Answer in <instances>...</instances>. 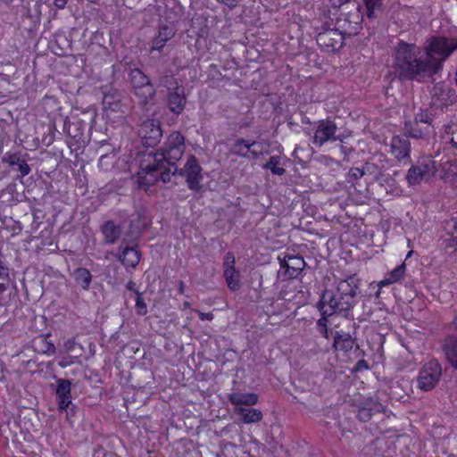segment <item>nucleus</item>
<instances>
[{
  "label": "nucleus",
  "mask_w": 457,
  "mask_h": 457,
  "mask_svg": "<svg viewBox=\"0 0 457 457\" xmlns=\"http://www.w3.org/2000/svg\"><path fill=\"white\" fill-rule=\"evenodd\" d=\"M67 1L68 0H54V4L58 9H63L67 4Z\"/></svg>",
  "instance_id": "48"
},
{
  "label": "nucleus",
  "mask_w": 457,
  "mask_h": 457,
  "mask_svg": "<svg viewBox=\"0 0 457 457\" xmlns=\"http://www.w3.org/2000/svg\"><path fill=\"white\" fill-rule=\"evenodd\" d=\"M75 339L71 338V339H68L67 341H65L64 343V348L67 352H71L73 350L74 348V345H75Z\"/></svg>",
  "instance_id": "46"
},
{
  "label": "nucleus",
  "mask_w": 457,
  "mask_h": 457,
  "mask_svg": "<svg viewBox=\"0 0 457 457\" xmlns=\"http://www.w3.org/2000/svg\"><path fill=\"white\" fill-rule=\"evenodd\" d=\"M191 308V304L189 302H185L183 303V309H190Z\"/></svg>",
  "instance_id": "52"
},
{
  "label": "nucleus",
  "mask_w": 457,
  "mask_h": 457,
  "mask_svg": "<svg viewBox=\"0 0 457 457\" xmlns=\"http://www.w3.org/2000/svg\"><path fill=\"white\" fill-rule=\"evenodd\" d=\"M250 141L240 138L236 140L230 146V152L233 154L242 156V157H249L250 154Z\"/></svg>",
  "instance_id": "30"
},
{
  "label": "nucleus",
  "mask_w": 457,
  "mask_h": 457,
  "mask_svg": "<svg viewBox=\"0 0 457 457\" xmlns=\"http://www.w3.org/2000/svg\"><path fill=\"white\" fill-rule=\"evenodd\" d=\"M136 309H137V312L139 315H145L147 312L146 303H145V300L142 297L141 293H139V292H137Z\"/></svg>",
  "instance_id": "37"
},
{
  "label": "nucleus",
  "mask_w": 457,
  "mask_h": 457,
  "mask_svg": "<svg viewBox=\"0 0 457 457\" xmlns=\"http://www.w3.org/2000/svg\"><path fill=\"white\" fill-rule=\"evenodd\" d=\"M406 266L404 263L398 265L392 271L387 273L381 281H379L378 287H383L399 282L403 278Z\"/></svg>",
  "instance_id": "25"
},
{
  "label": "nucleus",
  "mask_w": 457,
  "mask_h": 457,
  "mask_svg": "<svg viewBox=\"0 0 457 457\" xmlns=\"http://www.w3.org/2000/svg\"><path fill=\"white\" fill-rule=\"evenodd\" d=\"M135 96L141 104H148L155 95V89L149 78L139 69H133L129 74Z\"/></svg>",
  "instance_id": "9"
},
{
  "label": "nucleus",
  "mask_w": 457,
  "mask_h": 457,
  "mask_svg": "<svg viewBox=\"0 0 457 457\" xmlns=\"http://www.w3.org/2000/svg\"><path fill=\"white\" fill-rule=\"evenodd\" d=\"M9 289V285L5 283H0V306L4 305V293Z\"/></svg>",
  "instance_id": "43"
},
{
  "label": "nucleus",
  "mask_w": 457,
  "mask_h": 457,
  "mask_svg": "<svg viewBox=\"0 0 457 457\" xmlns=\"http://www.w3.org/2000/svg\"><path fill=\"white\" fill-rule=\"evenodd\" d=\"M126 287L129 291H133V292H136V293L137 292L136 290V284L133 281H129L128 284L126 285Z\"/></svg>",
  "instance_id": "50"
},
{
  "label": "nucleus",
  "mask_w": 457,
  "mask_h": 457,
  "mask_svg": "<svg viewBox=\"0 0 457 457\" xmlns=\"http://www.w3.org/2000/svg\"><path fill=\"white\" fill-rule=\"evenodd\" d=\"M270 144L267 140L250 142V154L253 158L270 154Z\"/></svg>",
  "instance_id": "28"
},
{
  "label": "nucleus",
  "mask_w": 457,
  "mask_h": 457,
  "mask_svg": "<svg viewBox=\"0 0 457 457\" xmlns=\"http://www.w3.org/2000/svg\"><path fill=\"white\" fill-rule=\"evenodd\" d=\"M103 95V108L105 119L112 123L121 121L125 115L121 93L112 87H104Z\"/></svg>",
  "instance_id": "6"
},
{
  "label": "nucleus",
  "mask_w": 457,
  "mask_h": 457,
  "mask_svg": "<svg viewBox=\"0 0 457 457\" xmlns=\"http://www.w3.org/2000/svg\"><path fill=\"white\" fill-rule=\"evenodd\" d=\"M354 340L348 333L337 331L334 337V347L337 351L348 352L353 349Z\"/></svg>",
  "instance_id": "23"
},
{
  "label": "nucleus",
  "mask_w": 457,
  "mask_h": 457,
  "mask_svg": "<svg viewBox=\"0 0 457 457\" xmlns=\"http://www.w3.org/2000/svg\"><path fill=\"white\" fill-rule=\"evenodd\" d=\"M73 278L77 284H79L83 290H88L90 287L92 275L86 268H77L73 272Z\"/></svg>",
  "instance_id": "27"
},
{
  "label": "nucleus",
  "mask_w": 457,
  "mask_h": 457,
  "mask_svg": "<svg viewBox=\"0 0 457 457\" xmlns=\"http://www.w3.org/2000/svg\"><path fill=\"white\" fill-rule=\"evenodd\" d=\"M236 259L233 253H228L224 258V278L228 288L236 291L240 287V273L235 268Z\"/></svg>",
  "instance_id": "15"
},
{
  "label": "nucleus",
  "mask_w": 457,
  "mask_h": 457,
  "mask_svg": "<svg viewBox=\"0 0 457 457\" xmlns=\"http://www.w3.org/2000/svg\"><path fill=\"white\" fill-rule=\"evenodd\" d=\"M381 405L373 399H369L361 403L358 409V419L361 421H368L370 420L374 412L380 411Z\"/></svg>",
  "instance_id": "22"
},
{
  "label": "nucleus",
  "mask_w": 457,
  "mask_h": 457,
  "mask_svg": "<svg viewBox=\"0 0 457 457\" xmlns=\"http://www.w3.org/2000/svg\"><path fill=\"white\" fill-rule=\"evenodd\" d=\"M394 58V69L400 79L421 81L431 77L425 54L415 44L400 41Z\"/></svg>",
  "instance_id": "3"
},
{
  "label": "nucleus",
  "mask_w": 457,
  "mask_h": 457,
  "mask_svg": "<svg viewBox=\"0 0 457 457\" xmlns=\"http://www.w3.org/2000/svg\"><path fill=\"white\" fill-rule=\"evenodd\" d=\"M390 153L398 162L407 163L411 160V144L403 136H395L391 139Z\"/></svg>",
  "instance_id": "14"
},
{
  "label": "nucleus",
  "mask_w": 457,
  "mask_h": 457,
  "mask_svg": "<svg viewBox=\"0 0 457 457\" xmlns=\"http://www.w3.org/2000/svg\"><path fill=\"white\" fill-rule=\"evenodd\" d=\"M447 361L457 370V337L448 338L443 346Z\"/></svg>",
  "instance_id": "24"
},
{
  "label": "nucleus",
  "mask_w": 457,
  "mask_h": 457,
  "mask_svg": "<svg viewBox=\"0 0 457 457\" xmlns=\"http://www.w3.org/2000/svg\"><path fill=\"white\" fill-rule=\"evenodd\" d=\"M445 229L449 235V237L446 238L448 245L450 247H454L455 250H457V220L455 218H452L445 221Z\"/></svg>",
  "instance_id": "31"
},
{
  "label": "nucleus",
  "mask_w": 457,
  "mask_h": 457,
  "mask_svg": "<svg viewBox=\"0 0 457 457\" xmlns=\"http://www.w3.org/2000/svg\"><path fill=\"white\" fill-rule=\"evenodd\" d=\"M280 164V156L274 155L270 158V160L263 165V168L266 170H270V171L275 174L281 176L285 173L286 170L282 167H279Z\"/></svg>",
  "instance_id": "32"
},
{
  "label": "nucleus",
  "mask_w": 457,
  "mask_h": 457,
  "mask_svg": "<svg viewBox=\"0 0 457 457\" xmlns=\"http://www.w3.org/2000/svg\"><path fill=\"white\" fill-rule=\"evenodd\" d=\"M176 31L171 25H162L159 29L158 35L154 38L152 51H161L165 44L174 37Z\"/></svg>",
  "instance_id": "19"
},
{
  "label": "nucleus",
  "mask_w": 457,
  "mask_h": 457,
  "mask_svg": "<svg viewBox=\"0 0 457 457\" xmlns=\"http://www.w3.org/2000/svg\"><path fill=\"white\" fill-rule=\"evenodd\" d=\"M431 121L432 118L428 112L420 111L419 113L415 114V122L427 124V132H430L429 125L431 124Z\"/></svg>",
  "instance_id": "35"
},
{
  "label": "nucleus",
  "mask_w": 457,
  "mask_h": 457,
  "mask_svg": "<svg viewBox=\"0 0 457 457\" xmlns=\"http://www.w3.org/2000/svg\"><path fill=\"white\" fill-rule=\"evenodd\" d=\"M332 5L337 8L334 13L335 26L346 36L357 35L363 21L359 3L355 0H334Z\"/></svg>",
  "instance_id": "5"
},
{
  "label": "nucleus",
  "mask_w": 457,
  "mask_h": 457,
  "mask_svg": "<svg viewBox=\"0 0 457 457\" xmlns=\"http://www.w3.org/2000/svg\"><path fill=\"white\" fill-rule=\"evenodd\" d=\"M258 395L254 393H233L229 395V402L237 408L242 405L253 406L258 403Z\"/></svg>",
  "instance_id": "21"
},
{
  "label": "nucleus",
  "mask_w": 457,
  "mask_h": 457,
  "mask_svg": "<svg viewBox=\"0 0 457 457\" xmlns=\"http://www.w3.org/2000/svg\"><path fill=\"white\" fill-rule=\"evenodd\" d=\"M93 457H117L112 453H107L103 447L98 446L94 449Z\"/></svg>",
  "instance_id": "40"
},
{
  "label": "nucleus",
  "mask_w": 457,
  "mask_h": 457,
  "mask_svg": "<svg viewBox=\"0 0 457 457\" xmlns=\"http://www.w3.org/2000/svg\"><path fill=\"white\" fill-rule=\"evenodd\" d=\"M442 377V367L438 361L431 360L420 370L417 377L418 387L422 391H430L436 387Z\"/></svg>",
  "instance_id": "10"
},
{
  "label": "nucleus",
  "mask_w": 457,
  "mask_h": 457,
  "mask_svg": "<svg viewBox=\"0 0 457 457\" xmlns=\"http://www.w3.org/2000/svg\"><path fill=\"white\" fill-rule=\"evenodd\" d=\"M362 169L365 170V174L366 173L372 174V173H375L376 166L371 162H367Z\"/></svg>",
  "instance_id": "47"
},
{
  "label": "nucleus",
  "mask_w": 457,
  "mask_h": 457,
  "mask_svg": "<svg viewBox=\"0 0 457 457\" xmlns=\"http://www.w3.org/2000/svg\"><path fill=\"white\" fill-rule=\"evenodd\" d=\"M338 128L336 122L330 119L320 120L313 126L312 143L317 147H321L328 142H343L341 135H337Z\"/></svg>",
  "instance_id": "8"
},
{
  "label": "nucleus",
  "mask_w": 457,
  "mask_h": 457,
  "mask_svg": "<svg viewBox=\"0 0 457 457\" xmlns=\"http://www.w3.org/2000/svg\"><path fill=\"white\" fill-rule=\"evenodd\" d=\"M138 135L141 137L144 145L146 147H154L160 142L162 137L160 123L155 120H145L140 125Z\"/></svg>",
  "instance_id": "12"
},
{
  "label": "nucleus",
  "mask_w": 457,
  "mask_h": 457,
  "mask_svg": "<svg viewBox=\"0 0 457 457\" xmlns=\"http://www.w3.org/2000/svg\"><path fill=\"white\" fill-rule=\"evenodd\" d=\"M436 170V162L431 157H423L409 169L406 179L410 186H416L434 177Z\"/></svg>",
  "instance_id": "7"
},
{
  "label": "nucleus",
  "mask_w": 457,
  "mask_h": 457,
  "mask_svg": "<svg viewBox=\"0 0 457 457\" xmlns=\"http://www.w3.org/2000/svg\"><path fill=\"white\" fill-rule=\"evenodd\" d=\"M201 167L194 155H190L184 168L179 170V173L186 177L187 186L192 190H198L202 180Z\"/></svg>",
  "instance_id": "13"
},
{
  "label": "nucleus",
  "mask_w": 457,
  "mask_h": 457,
  "mask_svg": "<svg viewBox=\"0 0 457 457\" xmlns=\"http://www.w3.org/2000/svg\"><path fill=\"white\" fill-rule=\"evenodd\" d=\"M184 290H185V284L183 281H180L179 282V291L180 294H184Z\"/></svg>",
  "instance_id": "51"
},
{
  "label": "nucleus",
  "mask_w": 457,
  "mask_h": 457,
  "mask_svg": "<svg viewBox=\"0 0 457 457\" xmlns=\"http://www.w3.org/2000/svg\"><path fill=\"white\" fill-rule=\"evenodd\" d=\"M328 315H321V318L317 320V328L324 337L328 338Z\"/></svg>",
  "instance_id": "36"
},
{
  "label": "nucleus",
  "mask_w": 457,
  "mask_h": 457,
  "mask_svg": "<svg viewBox=\"0 0 457 457\" xmlns=\"http://www.w3.org/2000/svg\"><path fill=\"white\" fill-rule=\"evenodd\" d=\"M4 161L7 162L11 166L18 165V163L21 161L20 156L17 154H6L4 158Z\"/></svg>",
  "instance_id": "41"
},
{
  "label": "nucleus",
  "mask_w": 457,
  "mask_h": 457,
  "mask_svg": "<svg viewBox=\"0 0 457 457\" xmlns=\"http://www.w3.org/2000/svg\"><path fill=\"white\" fill-rule=\"evenodd\" d=\"M357 369L358 370H367L369 369V365L368 363L366 362V361L364 360H360L358 362H357Z\"/></svg>",
  "instance_id": "49"
},
{
  "label": "nucleus",
  "mask_w": 457,
  "mask_h": 457,
  "mask_svg": "<svg viewBox=\"0 0 457 457\" xmlns=\"http://www.w3.org/2000/svg\"><path fill=\"white\" fill-rule=\"evenodd\" d=\"M39 344L41 345V351L42 353L47 354V355H53L55 353V346L54 345L48 341L46 337H41L39 338Z\"/></svg>",
  "instance_id": "34"
},
{
  "label": "nucleus",
  "mask_w": 457,
  "mask_h": 457,
  "mask_svg": "<svg viewBox=\"0 0 457 457\" xmlns=\"http://www.w3.org/2000/svg\"><path fill=\"white\" fill-rule=\"evenodd\" d=\"M187 99L184 87L176 86L174 88H169L168 106L170 112L179 114L183 112Z\"/></svg>",
  "instance_id": "16"
},
{
  "label": "nucleus",
  "mask_w": 457,
  "mask_h": 457,
  "mask_svg": "<svg viewBox=\"0 0 457 457\" xmlns=\"http://www.w3.org/2000/svg\"><path fill=\"white\" fill-rule=\"evenodd\" d=\"M184 151V137L178 131L172 132L162 148L153 156L149 154V157H152L155 163L141 165L140 183L144 186H150L154 185L158 179H162L164 183L169 181L170 174H175L179 171L175 164L182 157Z\"/></svg>",
  "instance_id": "1"
},
{
  "label": "nucleus",
  "mask_w": 457,
  "mask_h": 457,
  "mask_svg": "<svg viewBox=\"0 0 457 457\" xmlns=\"http://www.w3.org/2000/svg\"><path fill=\"white\" fill-rule=\"evenodd\" d=\"M198 316L202 320H212L213 319V314L212 312H197Z\"/></svg>",
  "instance_id": "45"
},
{
  "label": "nucleus",
  "mask_w": 457,
  "mask_h": 457,
  "mask_svg": "<svg viewBox=\"0 0 457 457\" xmlns=\"http://www.w3.org/2000/svg\"><path fill=\"white\" fill-rule=\"evenodd\" d=\"M364 174L365 170L363 169L352 168L348 172V181L353 183L354 180L361 179Z\"/></svg>",
  "instance_id": "38"
},
{
  "label": "nucleus",
  "mask_w": 457,
  "mask_h": 457,
  "mask_svg": "<svg viewBox=\"0 0 457 457\" xmlns=\"http://www.w3.org/2000/svg\"><path fill=\"white\" fill-rule=\"evenodd\" d=\"M383 0H364L367 8V16L372 18L375 16V11L378 10Z\"/></svg>",
  "instance_id": "33"
},
{
  "label": "nucleus",
  "mask_w": 457,
  "mask_h": 457,
  "mask_svg": "<svg viewBox=\"0 0 457 457\" xmlns=\"http://www.w3.org/2000/svg\"><path fill=\"white\" fill-rule=\"evenodd\" d=\"M406 126H408L406 124ZM406 131L408 132L409 136L414 138H420L422 137L424 134H428L427 129H425V131H423L420 129H418L416 127H411L410 129L408 127L405 128Z\"/></svg>",
  "instance_id": "39"
},
{
  "label": "nucleus",
  "mask_w": 457,
  "mask_h": 457,
  "mask_svg": "<svg viewBox=\"0 0 457 457\" xmlns=\"http://www.w3.org/2000/svg\"><path fill=\"white\" fill-rule=\"evenodd\" d=\"M19 166V171L21 174L24 177L27 176L30 172V168L29 164H27L24 161H21L18 163Z\"/></svg>",
  "instance_id": "42"
},
{
  "label": "nucleus",
  "mask_w": 457,
  "mask_h": 457,
  "mask_svg": "<svg viewBox=\"0 0 457 457\" xmlns=\"http://www.w3.org/2000/svg\"><path fill=\"white\" fill-rule=\"evenodd\" d=\"M426 63L431 77L437 73L443 63L457 50V38L434 36L428 38L423 47Z\"/></svg>",
  "instance_id": "4"
},
{
  "label": "nucleus",
  "mask_w": 457,
  "mask_h": 457,
  "mask_svg": "<svg viewBox=\"0 0 457 457\" xmlns=\"http://www.w3.org/2000/svg\"><path fill=\"white\" fill-rule=\"evenodd\" d=\"M346 35L343 34L336 26L334 29H328L320 32L317 36V44L328 53L338 51L344 45Z\"/></svg>",
  "instance_id": "11"
},
{
  "label": "nucleus",
  "mask_w": 457,
  "mask_h": 457,
  "mask_svg": "<svg viewBox=\"0 0 457 457\" xmlns=\"http://www.w3.org/2000/svg\"><path fill=\"white\" fill-rule=\"evenodd\" d=\"M71 382L68 379H59L57 382L56 397L60 411H67L71 403Z\"/></svg>",
  "instance_id": "17"
},
{
  "label": "nucleus",
  "mask_w": 457,
  "mask_h": 457,
  "mask_svg": "<svg viewBox=\"0 0 457 457\" xmlns=\"http://www.w3.org/2000/svg\"><path fill=\"white\" fill-rule=\"evenodd\" d=\"M119 259L124 266L135 268L140 262V253L136 246L122 244L119 248Z\"/></svg>",
  "instance_id": "18"
},
{
  "label": "nucleus",
  "mask_w": 457,
  "mask_h": 457,
  "mask_svg": "<svg viewBox=\"0 0 457 457\" xmlns=\"http://www.w3.org/2000/svg\"><path fill=\"white\" fill-rule=\"evenodd\" d=\"M305 262L301 256H288L285 259L283 268H286V273L290 278H296L303 270Z\"/></svg>",
  "instance_id": "20"
},
{
  "label": "nucleus",
  "mask_w": 457,
  "mask_h": 457,
  "mask_svg": "<svg viewBox=\"0 0 457 457\" xmlns=\"http://www.w3.org/2000/svg\"><path fill=\"white\" fill-rule=\"evenodd\" d=\"M450 140L453 145L457 149V124L454 125L453 129H452Z\"/></svg>",
  "instance_id": "44"
},
{
  "label": "nucleus",
  "mask_w": 457,
  "mask_h": 457,
  "mask_svg": "<svg viewBox=\"0 0 457 457\" xmlns=\"http://www.w3.org/2000/svg\"><path fill=\"white\" fill-rule=\"evenodd\" d=\"M358 287L357 278L351 276L337 281L334 287L325 289L317 303L320 314H341L348 317L357 303Z\"/></svg>",
  "instance_id": "2"
},
{
  "label": "nucleus",
  "mask_w": 457,
  "mask_h": 457,
  "mask_svg": "<svg viewBox=\"0 0 457 457\" xmlns=\"http://www.w3.org/2000/svg\"><path fill=\"white\" fill-rule=\"evenodd\" d=\"M454 323H455V326L457 327V315H456V318L454 320Z\"/></svg>",
  "instance_id": "53"
},
{
  "label": "nucleus",
  "mask_w": 457,
  "mask_h": 457,
  "mask_svg": "<svg viewBox=\"0 0 457 457\" xmlns=\"http://www.w3.org/2000/svg\"><path fill=\"white\" fill-rule=\"evenodd\" d=\"M378 175H380V171H378V173L375 174V177H378Z\"/></svg>",
  "instance_id": "54"
},
{
  "label": "nucleus",
  "mask_w": 457,
  "mask_h": 457,
  "mask_svg": "<svg viewBox=\"0 0 457 457\" xmlns=\"http://www.w3.org/2000/svg\"><path fill=\"white\" fill-rule=\"evenodd\" d=\"M102 231L108 244H113L120 235V227L116 226L112 221H107L103 226Z\"/></svg>",
  "instance_id": "29"
},
{
  "label": "nucleus",
  "mask_w": 457,
  "mask_h": 457,
  "mask_svg": "<svg viewBox=\"0 0 457 457\" xmlns=\"http://www.w3.org/2000/svg\"><path fill=\"white\" fill-rule=\"evenodd\" d=\"M236 413L240 415L244 423H256L262 419V413L258 409H247L244 407L236 408Z\"/></svg>",
  "instance_id": "26"
}]
</instances>
